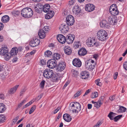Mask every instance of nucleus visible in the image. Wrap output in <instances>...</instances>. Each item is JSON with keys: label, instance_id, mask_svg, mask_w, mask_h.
<instances>
[{"label": "nucleus", "instance_id": "nucleus-30", "mask_svg": "<svg viewBox=\"0 0 127 127\" xmlns=\"http://www.w3.org/2000/svg\"><path fill=\"white\" fill-rule=\"evenodd\" d=\"M110 13L112 15L114 16L118 15L119 13V11L118 10L117 8L114 10L110 11Z\"/></svg>", "mask_w": 127, "mask_h": 127}, {"label": "nucleus", "instance_id": "nucleus-37", "mask_svg": "<svg viewBox=\"0 0 127 127\" xmlns=\"http://www.w3.org/2000/svg\"><path fill=\"white\" fill-rule=\"evenodd\" d=\"M98 93L97 92H95L94 93H92L91 97V98H95L98 96Z\"/></svg>", "mask_w": 127, "mask_h": 127}, {"label": "nucleus", "instance_id": "nucleus-47", "mask_svg": "<svg viewBox=\"0 0 127 127\" xmlns=\"http://www.w3.org/2000/svg\"><path fill=\"white\" fill-rule=\"evenodd\" d=\"M45 82V81L44 80H43V81L41 82L40 85V87L41 88L43 89L44 88Z\"/></svg>", "mask_w": 127, "mask_h": 127}, {"label": "nucleus", "instance_id": "nucleus-15", "mask_svg": "<svg viewBox=\"0 0 127 127\" xmlns=\"http://www.w3.org/2000/svg\"><path fill=\"white\" fill-rule=\"evenodd\" d=\"M72 63L73 65L76 67H80L82 64L81 62L78 59L75 58L73 61Z\"/></svg>", "mask_w": 127, "mask_h": 127}, {"label": "nucleus", "instance_id": "nucleus-63", "mask_svg": "<svg viewBox=\"0 0 127 127\" xmlns=\"http://www.w3.org/2000/svg\"><path fill=\"white\" fill-rule=\"evenodd\" d=\"M118 75V73L117 72H116L114 73V78L115 80L116 79Z\"/></svg>", "mask_w": 127, "mask_h": 127}, {"label": "nucleus", "instance_id": "nucleus-36", "mask_svg": "<svg viewBox=\"0 0 127 127\" xmlns=\"http://www.w3.org/2000/svg\"><path fill=\"white\" fill-rule=\"evenodd\" d=\"M44 54L46 57H50L52 56V53L50 51L47 50L45 52Z\"/></svg>", "mask_w": 127, "mask_h": 127}, {"label": "nucleus", "instance_id": "nucleus-49", "mask_svg": "<svg viewBox=\"0 0 127 127\" xmlns=\"http://www.w3.org/2000/svg\"><path fill=\"white\" fill-rule=\"evenodd\" d=\"M80 42L79 41H78L75 43L74 46L75 48H79L80 44Z\"/></svg>", "mask_w": 127, "mask_h": 127}, {"label": "nucleus", "instance_id": "nucleus-46", "mask_svg": "<svg viewBox=\"0 0 127 127\" xmlns=\"http://www.w3.org/2000/svg\"><path fill=\"white\" fill-rule=\"evenodd\" d=\"M100 81V79H98L95 81V82L97 85L101 86L102 85V84L101 82H99Z\"/></svg>", "mask_w": 127, "mask_h": 127}, {"label": "nucleus", "instance_id": "nucleus-56", "mask_svg": "<svg viewBox=\"0 0 127 127\" xmlns=\"http://www.w3.org/2000/svg\"><path fill=\"white\" fill-rule=\"evenodd\" d=\"M75 0H70L69 1V4L70 5H72L74 4Z\"/></svg>", "mask_w": 127, "mask_h": 127}, {"label": "nucleus", "instance_id": "nucleus-58", "mask_svg": "<svg viewBox=\"0 0 127 127\" xmlns=\"http://www.w3.org/2000/svg\"><path fill=\"white\" fill-rule=\"evenodd\" d=\"M90 90L88 89L85 92L84 94L83 95V96H85L86 95H87L90 92Z\"/></svg>", "mask_w": 127, "mask_h": 127}, {"label": "nucleus", "instance_id": "nucleus-10", "mask_svg": "<svg viewBox=\"0 0 127 127\" xmlns=\"http://www.w3.org/2000/svg\"><path fill=\"white\" fill-rule=\"evenodd\" d=\"M118 19L117 17L110 16L108 18V21L109 23L112 25L116 24L118 21Z\"/></svg>", "mask_w": 127, "mask_h": 127}, {"label": "nucleus", "instance_id": "nucleus-26", "mask_svg": "<svg viewBox=\"0 0 127 127\" xmlns=\"http://www.w3.org/2000/svg\"><path fill=\"white\" fill-rule=\"evenodd\" d=\"M19 86V85H16L13 88H11L10 90H9L8 92V93L9 94H13L15 92Z\"/></svg>", "mask_w": 127, "mask_h": 127}, {"label": "nucleus", "instance_id": "nucleus-29", "mask_svg": "<svg viewBox=\"0 0 127 127\" xmlns=\"http://www.w3.org/2000/svg\"><path fill=\"white\" fill-rule=\"evenodd\" d=\"M75 107L76 108V109L74 110L75 113H78L81 109V105L78 102L76 103V104L75 105Z\"/></svg>", "mask_w": 127, "mask_h": 127}, {"label": "nucleus", "instance_id": "nucleus-11", "mask_svg": "<svg viewBox=\"0 0 127 127\" xmlns=\"http://www.w3.org/2000/svg\"><path fill=\"white\" fill-rule=\"evenodd\" d=\"M40 42V40L36 38H33V40L31 41L30 42V45L32 47H35L39 44Z\"/></svg>", "mask_w": 127, "mask_h": 127}, {"label": "nucleus", "instance_id": "nucleus-9", "mask_svg": "<svg viewBox=\"0 0 127 127\" xmlns=\"http://www.w3.org/2000/svg\"><path fill=\"white\" fill-rule=\"evenodd\" d=\"M66 42L69 44L72 43L75 39V35L73 34H69L66 37Z\"/></svg>", "mask_w": 127, "mask_h": 127}, {"label": "nucleus", "instance_id": "nucleus-32", "mask_svg": "<svg viewBox=\"0 0 127 127\" xmlns=\"http://www.w3.org/2000/svg\"><path fill=\"white\" fill-rule=\"evenodd\" d=\"M61 55L58 53H54L53 55V60H57L59 59L60 58Z\"/></svg>", "mask_w": 127, "mask_h": 127}, {"label": "nucleus", "instance_id": "nucleus-64", "mask_svg": "<svg viewBox=\"0 0 127 127\" xmlns=\"http://www.w3.org/2000/svg\"><path fill=\"white\" fill-rule=\"evenodd\" d=\"M115 97L114 95H113L112 96H111L109 97V99L111 101H113L115 99Z\"/></svg>", "mask_w": 127, "mask_h": 127}, {"label": "nucleus", "instance_id": "nucleus-43", "mask_svg": "<svg viewBox=\"0 0 127 127\" xmlns=\"http://www.w3.org/2000/svg\"><path fill=\"white\" fill-rule=\"evenodd\" d=\"M36 108V106L35 105H33L29 113V114H31L35 110Z\"/></svg>", "mask_w": 127, "mask_h": 127}, {"label": "nucleus", "instance_id": "nucleus-35", "mask_svg": "<svg viewBox=\"0 0 127 127\" xmlns=\"http://www.w3.org/2000/svg\"><path fill=\"white\" fill-rule=\"evenodd\" d=\"M127 109L126 108L120 106L118 110V113H123V112H124Z\"/></svg>", "mask_w": 127, "mask_h": 127}, {"label": "nucleus", "instance_id": "nucleus-60", "mask_svg": "<svg viewBox=\"0 0 127 127\" xmlns=\"http://www.w3.org/2000/svg\"><path fill=\"white\" fill-rule=\"evenodd\" d=\"M48 27L47 26H45L42 29L45 32H47L48 31Z\"/></svg>", "mask_w": 127, "mask_h": 127}, {"label": "nucleus", "instance_id": "nucleus-33", "mask_svg": "<svg viewBox=\"0 0 127 127\" xmlns=\"http://www.w3.org/2000/svg\"><path fill=\"white\" fill-rule=\"evenodd\" d=\"M5 105L2 103H0V113L3 112L5 110Z\"/></svg>", "mask_w": 127, "mask_h": 127}, {"label": "nucleus", "instance_id": "nucleus-4", "mask_svg": "<svg viewBox=\"0 0 127 127\" xmlns=\"http://www.w3.org/2000/svg\"><path fill=\"white\" fill-rule=\"evenodd\" d=\"M53 74L54 72L52 70L50 69H46L44 71L43 76L45 78L48 79L52 77Z\"/></svg>", "mask_w": 127, "mask_h": 127}, {"label": "nucleus", "instance_id": "nucleus-62", "mask_svg": "<svg viewBox=\"0 0 127 127\" xmlns=\"http://www.w3.org/2000/svg\"><path fill=\"white\" fill-rule=\"evenodd\" d=\"M78 102H72V103L70 104V105H71V107H75V104H76V103H78Z\"/></svg>", "mask_w": 127, "mask_h": 127}, {"label": "nucleus", "instance_id": "nucleus-55", "mask_svg": "<svg viewBox=\"0 0 127 127\" xmlns=\"http://www.w3.org/2000/svg\"><path fill=\"white\" fill-rule=\"evenodd\" d=\"M19 117L18 116H17L15 117L14 119H13L12 120V124H15V123L16 122L17 120L18 119Z\"/></svg>", "mask_w": 127, "mask_h": 127}, {"label": "nucleus", "instance_id": "nucleus-22", "mask_svg": "<svg viewBox=\"0 0 127 127\" xmlns=\"http://www.w3.org/2000/svg\"><path fill=\"white\" fill-rule=\"evenodd\" d=\"M80 75L81 78L82 79H86L88 78L89 75L88 72L85 71L82 72Z\"/></svg>", "mask_w": 127, "mask_h": 127}, {"label": "nucleus", "instance_id": "nucleus-45", "mask_svg": "<svg viewBox=\"0 0 127 127\" xmlns=\"http://www.w3.org/2000/svg\"><path fill=\"white\" fill-rule=\"evenodd\" d=\"M92 64L88 60H87L85 62V65L86 68H89L88 67L90 66Z\"/></svg>", "mask_w": 127, "mask_h": 127}, {"label": "nucleus", "instance_id": "nucleus-54", "mask_svg": "<svg viewBox=\"0 0 127 127\" xmlns=\"http://www.w3.org/2000/svg\"><path fill=\"white\" fill-rule=\"evenodd\" d=\"M123 66L124 68L127 70V61L125 62L124 63Z\"/></svg>", "mask_w": 127, "mask_h": 127}, {"label": "nucleus", "instance_id": "nucleus-28", "mask_svg": "<svg viewBox=\"0 0 127 127\" xmlns=\"http://www.w3.org/2000/svg\"><path fill=\"white\" fill-rule=\"evenodd\" d=\"M9 20V17L8 15H5L3 16L1 18V20L3 23L7 22Z\"/></svg>", "mask_w": 127, "mask_h": 127}, {"label": "nucleus", "instance_id": "nucleus-6", "mask_svg": "<svg viewBox=\"0 0 127 127\" xmlns=\"http://www.w3.org/2000/svg\"><path fill=\"white\" fill-rule=\"evenodd\" d=\"M65 63L63 61H61L57 65V70L61 71L63 70L66 66Z\"/></svg>", "mask_w": 127, "mask_h": 127}, {"label": "nucleus", "instance_id": "nucleus-39", "mask_svg": "<svg viewBox=\"0 0 127 127\" xmlns=\"http://www.w3.org/2000/svg\"><path fill=\"white\" fill-rule=\"evenodd\" d=\"M117 8L116 5V4H113L109 8V12L112 10H114Z\"/></svg>", "mask_w": 127, "mask_h": 127}, {"label": "nucleus", "instance_id": "nucleus-27", "mask_svg": "<svg viewBox=\"0 0 127 127\" xmlns=\"http://www.w3.org/2000/svg\"><path fill=\"white\" fill-rule=\"evenodd\" d=\"M28 10L26 16V18H29L31 17L33 14V12L32 10L30 8H28Z\"/></svg>", "mask_w": 127, "mask_h": 127}, {"label": "nucleus", "instance_id": "nucleus-57", "mask_svg": "<svg viewBox=\"0 0 127 127\" xmlns=\"http://www.w3.org/2000/svg\"><path fill=\"white\" fill-rule=\"evenodd\" d=\"M61 107H58L54 111L53 113L54 114L56 113L60 109Z\"/></svg>", "mask_w": 127, "mask_h": 127}, {"label": "nucleus", "instance_id": "nucleus-2", "mask_svg": "<svg viewBox=\"0 0 127 127\" xmlns=\"http://www.w3.org/2000/svg\"><path fill=\"white\" fill-rule=\"evenodd\" d=\"M39 9H42L45 12H48V14L45 16V18L46 19H49L52 18L54 16V12L53 11L50 10V5L48 4L44 5L40 4L38 6Z\"/></svg>", "mask_w": 127, "mask_h": 127}, {"label": "nucleus", "instance_id": "nucleus-41", "mask_svg": "<svg viewBox=\"0 0 127 127\" xmlns=\"http://www.w3.org/2000/svg\"><path fill=\"white\" fill-rule=\"evenodd\" d=\"M122 116V115H120L114 117L113 119L114 121L115 122H117L119 119H120Z\"/></svg>", "mask_w": 127, "mask_h": 127}, {"label": "nucleus", "instance_id": "nucleus-3", "mask_svg": "<svg viewBox=\"0 0 127 127\" xmlns=\"http://www.w3.org/2000/svg\"><path fill=\"white\" fill-rule=\"evenodd\" d=\"M107 36V33L104 30H100L97 33V37L98 39L102 41L105 40Z\"/></svg>", "mask_w": 127, "mask_h": 127}, {"label": "nucleus", "instance_id": "nucleus-48", "mask_svg": "<svg viewBox=\"0 0 127 127\" xmlns=\"http://www.w3.org/2000/svg\"><path fill=\"white\" fill-rule=\"evenodd\" d=\"M102 123V122L101 121H99L94 127H99Z\"/></svg>", "mask_w": 127, "mask_h": 127}, {"label": "nucleus", "instance_id": "nucleus-59", "mask_svg": "<svg viewBox=\"0 0 127 127\" xmlns=\"http://www.w3.org/2000/svg\"><path fill=\"white\" fill-rule=\"evenodd\" d=\"M95 42V43L94 44V46H95L96 47H97L100 44L98 42H97L96 40Z\"/></svg>", "mask_w": 127, "mask_h": 127}, {"label": "nucleus", "instance_id": "nucleus-20", "mask_svg": "<svg viewBox=\"0 0 127 127\" xmlns=\"http://www.w3.org/2000/svg\"><path fill=\"white\" fill-rule=\"evenodd\" d=\"M104 98V96L101 97L98 100L97 102H96L94 105V106L96 108H99L102 104L101 101H103V99Z\"/></svg>", "mask_w": 127, "mask_h": 127}, {"label": "nucleus", "instance_id": "nucleus-7", "mask_svg": "<svg viewBox=\"0 0 127 127\" xmlns=\"http://www.w3.org/2000/svg\"><path fill=\"white\" fill-rule=\"evenodd\" d=\"M67 24H62L59 27V30L62 33L64 34L66 33L69 30V28Z\"/></svg>", "mask_w": 127, "mask_h": 127}, {"label": "nucleus", "instance_id": "nucleus-13", "mask_svg": "<svg viewBox=\"0 0 127 127\" xmlns=\"http://www.w3.org/2000/svg\"><path fill=\"white\" fill-rule=\"evenodd\" d=\"M95 6L93 4L89 3L86 4L85 6V10L89 12H91L94 10Z\"/></svg>", "mask_w": 127, "mask_h": 127}, {"label": "nucleus", "instance_id": "nucleus-25", "mask_svg": "<svg viewBox=\"0 0 127 127\" xmlns=\"http://www.w3.org/2000/svg\"><path fill=\"white\" fill-rule=\"evenodd\" d=\"M38 35L41 38H43L45 37V32L42 29H40L38 32Z\"/></svg>", "mask_w": 127, "mask_h": 127}, {"label": "nucleus", "instance_id": "nucleus-21", "mask_svg": "<svg viewBox=\"0 0 127 127\" xmlns=\"http://www.w3.org/2000/svg\"><path fill=\"white\" fill-rule=\"evenodd\" d=\"M61 74L59 73L53 74L52 76V81L53 82H57L60 80Z\"/></svg>", "mask_w": 127, "mask_h": 127}, {"label": "nucleus", "instance_id": "nucleus-38", "mask_svg": "<svg viewBox=\"0 0 127 127\" xmlns=\"http://www.w3.org/2000/svg\"><path fill=\"white\" fill-rule=\"evenodd\" d=\"M17 54L14 55H13V56H11V57H12L13 58V59L12 60V62L14 63L16 62L18 59V58L15 55H16Z\"/></svg>", "mask_w": 127, "mask_h": 127}, {"label": "nucleus", "instance_id": "nucleus-44", "mask_svg": "<svg viewBox=\"0 0 127 127\" xmlns=\"http://www.w3.org/2000/svg\"><path fill=\"white\" fill-rule=\"evenodd\" d=\"M88 67L89 68H87L89 71H91L93 70V69L95 67V66L94 65V64H93V63H92V64Z\"/></svg>", "mask_w": 127, "mask_h": 127}, {"label": "nucleus", "instance_id": "nucleus-31", "mask_svg": "<svg viewBox=\"0 0 127 127\" xmlns=\"http://www.w3.org/2000/svg\"><path fill=\"white\" fill-rule=\"evenodd\" d=\"M117 114H116L115 113L111 112L108 115V117L111 120H113L115 116Z\"/></svg>", "mask_w": 127, "mask_h": 127}, {"label": "nucleus", "instance_id": "nucleus-19", "mask_svg": "<svg viewBox=\"0 0 127 127\" xmlns=\"http://www.w3.org/2000/svg\"><path fill=\"white\" fill-rule=\"evenodd\" d=\"M65 54L67 55L71 54L72 52L71 48L68 46H65L64 48Z\"/></svg>", "mask_w": 127, "mask_h": 127}, {"label": "nucleus", "instance_id": "nucleus-52", "mask_svg": "<svg viewBox=\"0 0 127 127\" xmlns=\"http://www.w3.org/2000/svg\"><path fill=\"white\" fill-rule=\"evenodd\" d=\"M26 90L25 88L22 89L20 93V96H21L26 91Z\"/></svg>", "mask_w": 127, "mask_h": 127}, {"label": "nucleus", "instance_id": "nucleus-34", "mask_svg": "<svg viewBox=\"0 0 127 127\" xmlns=\"http://www.w3.org/2000/svg\"><path fill=\"white\" fill-rule=\"evenodd\" d=\"M6 117L3 115L1 114L0 115V123H3L5 121Z\"/></svg>", "mask_w": 127, "mask_h": 127}, {"label": "nucleus", "instance_id": "nucleus-8", "mask_svg": "<svg viewBox=\"0 0 127 127\" xmlns=\"http://www.w3.org/2000/svg\"><path fill=\"white\" fill-rule=\"evenodd\" d=\"M48 66L50 68H53L57 66L56 62L53 59L48 61L47 63Z\"/></svg>", "mask_w": 127, "mask_h": 127}, {"label": "nucleus", "instance_id": "nucleus-14", "mask_svg": "<svg viewBox=\"0 0 127 127\" xmlns=\"http://www.w3.org/2000/svg\"><path fill=\"white\" fill-rule=\"evenodd\" d=\"M96 40L94 38H88L86 41V43L89 47H92L94 46Z\"/></svg>", "mask_w": 127, "mask_h": 127}, {"label": "nucleus", "instance_id": "nucleus-5", "mask_svg": "<svg viewBox=\"0 0 127 127\" xmlns=\"http://www.w3.org/2000/svg\"><path fill=\"white\" fill-rule=\"evenodd\" d=\"M66 20L67 24L69 26L73 25L75 21L74 17L71 15L67 16L66 18Z\"/></svg>", "mask_w": 127, "mask_h": 127}, {"label": "nucleus", "instance_id": "nucleus-40", "mask_svg": "<svg viewBox=\"0 0 127 127\" xmlns=\"http://www.w3.org/2000/svg\"><path fill=\"white\" fill-rule=\"evenodd\" d=\"M39 8H37V7H35L34 8V11L37 13H41L42 11V9L39 10Z\"/></svg>", "mask_w": 127, "mask_h": 127}, {"label": "nucleus", "instance_id": "nucleus-53", "mask_svg": "<svg viewBox=\"0 0 127 127\" xmlns=\"http://www.w3.org/2000/svg\"><path fill=\"white\" fill-rule=\"evenodd\" d=\"M42 65H44L46 64V62L45 60L43 59L41 60L40 62Z\"/></svg>", "mask_w": 127, "mask_h": 127}, {"label": "nucleus", "instance_id": "nucleus-16", "mask_svg": "<svg viewBox=\"0 0 127 127\" xmlns=\"http://www.w3.org/2000/svg\"><path fill=\"white\" fill-rule=\"evenodd\" d=\"M87 51L86 49L84 47L81 48L78 51V54L81 56H83L86 55Z\"/></svg>", "mask_w": 127, "mask_h": 127}, {"label": "nucleus", "instance_id": "nucleus-42", "mask_svg": "<svg viewBox=\"0 0 127 127\" xmlns=\"http://www.w3.org/2000/svg\"><path fill=\"white\" fill-rule=\"evenodd\" d=\"M72 74L73 76L76 77H77L79 76V73L76 70H74Z\"/></svg>", "mask_w": 127, "mask_h": 127}, {"label": "nucleus", "instance_id": "nucleus-61", "mask_svg": "<svg viewBox=\"0 0 127 127\" xmlns=\"http://www.w3.org/2000/svg\"><path fill=\"white\" fill-rule=\"evenodd\" d=\"M33 102V101H31L28 103L27 104H26L25 105L27 106V107L28 106H29L30 105H31V104H32Z\"/></svg>", "mask_w": 127, "mask_h": 127}, {"label": "nucleus", "instance_id": "nucleus-18", "mask_svg": "<svg viewBox=\"0 0 127 127\" xmlns=\"http://www.w3.org/2000/svg\"><path fill=\"white\" fill-rule=\"evenodd\" d=\"M73 13L77 15L80 12L81 10L80 7L77 5H75L72 10Z\"/></svg>", "mask_w": 127, "mask_h": 127}, {"label": "nucleus", "instance_id": "nucleus-50", "mask_svg": "<svg viewBox=\"0 0 127 127\" xmlns=\"http://www.w3.org/2000/svg\"><path fill=\"white\" fill-rule=\"evenodd\" d=\"M26 100L25 99L20 104H19L18 106V107L19 108H20L24 104V103L26 102Z\"/></svg>", "mask_w": 127, "mask_h": 127}, {"label": "nucleus", "instance_id": "nucleus-23", "mask_svg": "<svg viewBox=\"0 0 127 127\" xmlns=\"http://www.w3.org/2000/svg\"><path fill=\"white\" fill-rule=\"evenodd\" d=\"M64 119L66 121L69 122L71 121L72 118L70 115L68 114H65L63 116Z\"/></svg>", "mask_w": 127, "mask_h": 127}, {"label": "nucleus", "instance_id": "nucleus-12", "mask_svg": "<svg viewBox=\"0 0 127 127\" xmlns=\"http://www.w3.org/2000/svg\"><path fill=\"white\" fill-rule=\"evenodd\" d=\"M57 38L58 41L62 44L64 43L66 41V38L62 34L58 35Z\"/></svg>", "mask_w": 127, "mask_h": 127}, {"label": "nucleus", "instance_id": "nucleus-24", "mask_svg": "<svg viewBox=\"0 0 127 127\" xmlns=\"http://www.w3.org/2000/svg\"><path fill=\"white\" fill-rule=\"evenodd\" d=\"M28 8H29L28 7H26L23 9L21 11V14L22 16L25 18H26V15H27V13L28 10Z\"/></svg>", "mask_w": 127, "mask_h": 127}, {"label": "nucleus", "instance_id": "nucleus-51", "mask_svg": "<svg viewBox=\"0 0 127 127\" xmlns=\"http://www.w3.org/2000/svg\"><path fill=\"white\" fill-rule=\"evenodd\" d=\"M81 90L78 91L76 94L74 95L75 97H77L79 96L81 94Z\"/></svg>", "mask_w": 127, "mask_h": 127}, {"label": "nucleus", "instance_id": "nucleus-17", "mask_svg": "<svg viewBox=\"0 0 127 127\" xmlns=\"http://www.w3.org/2000/svg\"><path fill=\"white\" fill-rule=\"evenodd\" d=\"M100 26L102 28H109L110 26V24L105 20H103L102 22H100Z\"/></svg>", "mask_w": 127, "mask_h": 127}, {"label": "nucleus", "instance_id": "nucleus-1", "mask_svg": "<svg viewBox=\"0 0 127 127\" xmlns=\"http://www.w3.org/2000/svg\"><path fill=\"white\" fill-rule=\"evenodd\" d=\"M0 51V54L2 56H4L5 60H9L11 58V56L16 54L18 53V49L17 47L12 48L9 53V56L8 54V48L7 47H2Z\"/></svg>", "mask_w": 127, "mask_h": 127}]
</instances>
